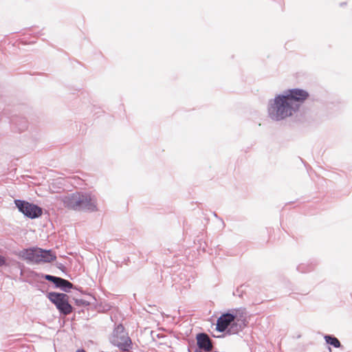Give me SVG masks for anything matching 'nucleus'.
<instances>
[{"mask_svg":"<svg viewBox=\"0 0 352 352\" xmlns=\"http://www.w3.org/2000/svg\"><path fill=\"white\" fill-rule=\"evenodd\" d=\"M198 349L204 350L206 352L212 351L213 345L209 336L204 333H198L196 336Z\"/></svg>","mask_w":352,"mask_h":352,"instance_id":"8","label":"nucleus"},{"mask_svg":"<svg viewBox=\"0 0 352 352\" xmlns=\"http://www.w3.org/2000/svg\"><path fill=\"white\" fill-rule=\"evenodd\" d=\"M48 298L63 314L68 315L72 313V307L69 303V297L67 294L52 292L49 294Z\"/></svg>","mask_w":352,"mask_h":352,"instance_id":"5","label":"nucleus"},{"mask_svg":"<svg viewBox=\"0 0 352 352\" xmlns=\"http://www.w3.org/2000/svg\"><path fill=\"white\" fill-rule=\"evenodd\" d=\"M62 201L64 206L70 210H96V199L89 193L76 192L64 197Z\"/></svg>","mask_w":352,"mask_h":352,"instance_id":"2","label":"nucleus"},{"mask_svg":"<svg viewBox=\"0 0 352 352\" xmlns=\"http://www.w3.org/2000/svg\"><path fill=\"white\" fill-rule=\"evenodd\" d=\"M309 93L301 89H292L278 95L270 102V116L275 120H281L292 116L309 98Z\"/></svg>","mask_w":352,"mask_h":352,"instance_id":"1","label":"nucleus"},{"mask_svg":"<svg viewBox=\"0 0 352 352\" xmlns=\"http://www.w3.org/2000/svg\"><path fill=\"white\" fill-rule=\"evenodd\" d=\"M55 284L57 287H61L63 289H65V288L71 289L73 287V285L70 282H69L67 280L63 279L61 278H58Z\"/></svg>","mask_w":352,"mask_h":352,"instance_id":"9","label":"nucleus"},{"mask_svg":"<svg viewBox=\"0 0 352 352\" xmlns=\"http://www.w3.org/2000/svg\"><path fill=\"white\" fill-rule=\"evenodd\" d=\"M58 278V277H55V276H51V275H46L45 276V279L46 280L52 281L54 283H56V282L57 281Z\"/></svg>","mask_w":352,"mask_h":352,"instance_id":"11","label":"nucleus"},{"mask_svg":"<svg viewBox=\"0 0 352 352\" xmlns=\"http://www.w3.org/2000/svg\"><path fill=\"white\" fill-rule=\"evenodd\" d=\"M195 352H203V351H201V350H199V349H196V350L195 351Z\"/></svg>","mask_w":352,"mask_h":352,"instance_id":"14","label":"nucleus"},{"mask_svg":"<svg viewBox=\"0 0 352 352\" xmlns=\"http://www.w3.org/2000/svg\"><path fill=\"white\" fill-rule=\"evenodd\" d=\"M324 339L328 344L333 345L336 348H338L340 346V341L335 337H331L330 336H326L324 337Z\"/></svg>","mask_w":352,"mask_h":352,"instance_id":"10","label":"nucleus"},{"mask_svg":"<svg viewBox=\"0 0 352 352\" xmlns=\"http://www.w3.org/2000/svg\"><path fill=\"white\" fill-rule=\"evenodd\" d=\"M6 263V260H5V258L0 256V266H2L5 264Z\"/></svg>","mask_w":352,"mask_h":352,"instance_id":"12","label":"nucleus"},{"mask_svg":"<svg viewBox=\"0 0 352 352\" xmlns=\"http://www.w3.org/2000/svg\"><path fill=\"white\" fill-rule=\"evenodd\" d=\"M111 342L122 351H129L131 349V340L124 332L122 325L118 326L115 329L111 338Z\"/></svg>","mask_w":352,"mask_h":352,"instance_id":"4","label":"nucleus"},{"mask_svg":"<svg viewBox=\"0 0 352 352\" xmlns=\"http://www.w3.org/2000/svg\"><path fill=\"white\" fill-rule=\"evenodd\" d=\"M21 254L25 260L34 263H50L56 258V255L51 250H45L39 248L24 250Z\"/></svg>","mask_w":352,"mask_h":352,"instance_id":"3","label":"nucleus"},{"mask_svg":"<svg viewBox=\"0 0 352 352\" xmlns=\"http://www.w3.org/2000/svg\"><path fill=\"white\" fill-rule=\"evenodd\" d=\"M76 352H86L84 349H78Z\"/></svg>","mask_w":352,"mask_h":352,"instance_id":"13","label":"nucleus"},{"mask_svg":"<svg viewBox=\"0 0 352 352\" xmlns=\"http://www.w3.org/2000/svg\"><path fill=\"white\" fill-rule=\"evenodd\" d=\"M16 206L25 216L35 219L42 215V208L38 206L22 200L14 201Z\"/></svg>","mask_w":352,"mask_h":352,"instance_id":"6","label":"nucleus"},{"mask_svg":"<svg viewBox=\"0 0 352 352\" xmlns=\"http://www.w3.org/2000/svg\"><path fill=\"white\" fill-rule=\"evenodd\" d=\"M239 313V309H232L228 313L221 314L217 320L216 329L219 332L225 331L228 327L234 324Z\"/></svg>","mask_w":352,"mask_h":352,"instance_id":"7","label":"nucleus"}]
</instances>
